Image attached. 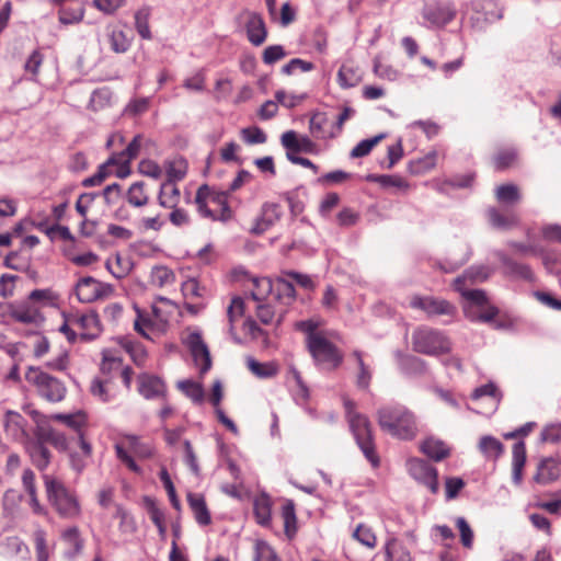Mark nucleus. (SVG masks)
Instances as JSON below:
<instances>
[{
  "label": "nucleus",
  "instance_id": "4c0bfd02",
  "mask_svg": "<svg viewBox=\"0 0 561 561\" xmlns=\"http://www.w3.org/2000/svg\"><path fill=\"white\" fill-rule=\"evenodd\" d=\"M254 515L259 524L265 526L271 522V500L265 494L257 496L253 503Z\"/></svg>",
  "mask_w": 561,
  "mask_h": 561
},
{
  "label": "nucleus",
  "instance_id": "864d4df0",
  "mask_svg": "<svg viewBox=\"0 0 561 561\" xmlns=\"http://www.w3.org/2000/svg\"><path fill=\"white\" fill-rule=\"evenodd\" d=\"M353 356L356 358L359 368L356 383L362 389H368L371 379V373L368 366L364 363L362 352L354 351Z\"/></svg>",
  "mask_w": 561,
  "mask_h": 561
},
{
  "label": "nucleus",
  "instance_id": "1a4fd4ad",
  "mask_svg": "<svg viewBox=\"0 0 561 561\" xmlns=\"http://www.w3.org/2000/svg\"><path fill=\"white\" fill-rule=\"evenodd\" d=\"M34 421L36 423V427L34 430L35 438L33 440L41 442L42 444L49 443L58 450L64 451L67 449L68 443L66 436L53 428L46 416L34 412Z\"/></svg>",
  "mask_w": 561,
  "mask_h": 561
},
{
  "label": "nucleus",
  "instance_id": "4d7b16f0",
  "mask_svg": "<svg viewBox=\"0 0 561 561\" xmlns=\"http://www.w3.org/2000/svg\"><path fill=\"white\" fill-rule=\"evenodd\" d=\"M468 286H460L455 288L467 301L476 305L483 306L486 304V295L482 289H468Z\"/></svg>",
  "mask_w": 561,
  "mask_h": 561
},
{
  "label": "nucleus",
  "instance_id": "4468645a",
  "mask_svg": "<svg viewBox=\"0 0 561 561\" xmlns=\"http://www.w3.org/2000/svg\"><path fill=\"white\" fill-rule=\"evenodd\" d=\"M283 215L280 205L276 203H264L261 213L255 219L251 232L254 234H262L273 227Z\"/></svg>",
  "mask_w": 561,
  "mask_h": 561
},
{
  "label": "nucleus",
  "instance_id": "7ed1b4c3",
  "mask_svg": "<svg viewBox=\"0 0 561 561\" xmlns=\"http://www.w3.org/2000/svg\"><path fill=\"white\" fill-rule=\"evenodd\" d=\"M47 501L60 518L77 519L81 516V505L75 492L56 478L43 476Z\"/></svg>",
  "mask_w": 561,
  "mask_h": 561
},
{
  "label": "nucleus",
  "instance_id": "bb28decb",
  "mask_svg": "<svg viewBox=\"0 0 561 561\" xmlns=\"http://www.w3.org/2000/svg\"><path fill=\"white\" fill-rule=\"evenodd\" d=\"M187 502L194 514L196 522L202 526L209 525L211 522V517L204 496L197 493H188Z\"/></svg>",
  "mask_w": 561,
  "mask_h": 561
},
{
  "label": "nucleus",
  "instance_id": "a18cd8bd",
  "mask_svg": "<svg viewBox=\"0 0 561 561\" xmlns=\"http://www.w3.org/2000/svg\"><path fill=\"white\" fill-rule=\"evenodd\" d=\"M113 92L108 88H100L93 91L90 98V107L100 111L111 105Z\"/></svg>",
  "mask_w": 561,
  "mask_h": 561
},
{
  "label": "nucleus",
  "instance_id": "774afa93",
  "mask_svg": "<svg viewBox=\"0 0 561 561\" xmlns=\"http://www.w3.org/2000/svg\"><path fill=\"white\" fill-rule=\"evenodd\" d=\"M540 438L546 443H558L561 440V423L545 426L541 431Z\"/></svg>",
  "mask_w": 561,
  "mask_h": 561
},
{
  "label": "nucleus",
  "instance_id": "4be33fe9",
  "mask_svg": "<svg viewBox=\"0 0 561 561\" xmlns=\"http://www.w3.org/2000/svg\"><path fill=\"white\" fill-rule=\"evenodd\" d=\"M280 142L286 150L297 152L309 153L312 152L316 147L314 142L309 137H299L294 130L285 131L280 137Z\"/></svg>",
  "mask_w": 561,
  "mask_h": 561
},
{
  "label": "nucleus",
  "instance_id": "aec40b11",
  "mask_svg": "<svg viewBox=\"0 0 561 561\" xmlns=\"http://www.w3.org/2000/svg\"><path fill=\"white\" fill-rule=\"evenodd\" d=\"M495 255L501 261V263L506 268V273L514 277V278H520L524 280H534V273L529 265L518 263L514 260H512L507 254H505L503 251H496Z\"/></svg>",
  "mask_w": 561,
  "mask_h": 561
},
{
  "label": "nucleus",
  "instance_id": "dca6fc26",
  "mask_svg": "<svg viewBox=\"0 0 561 561\" xmlns=\"http://www.w3.org/2000/svg\"><path fill=\"white\" fill-rule=\"evenodd\" d=\"M68 321L71 325H76L82 330L81 337L84 340L94 339L100 333L99 317L94 312L72 316Z\"/></svg>",
  "mask_w": 561,
  "mask_h": 561
},
{
  "label": "nucleus",
  "instance_id": "473e14b6",
  "mask_svg": "<svg viewBox=\"0 0 561 561\" xmlns=\"http://www.w3.org/2000/svg\"><path fill=\"white\" fill-rule=\"evenodd\" d=\"M247 367L254 376L261 379L272 378L278 373V366L275 362L260 363L251 356L247 358Z\"/></svg>",
  "mask_w": 561,
  "mask_h": 561
},
{
  "label": "nucleus",
  "instance_id": "09e8293b",
  "mask_svg": "<svg viewBox=\"0 0 561 561\" xmlns=\"http://www.w3.org/2000/svg\"><path fill=\"white\" fill-rule=\"evenodd\" d=\"M360 81V76L353 67L343 65L337 72V82L342 88H353Z\"/></svg>",
  "mask_w": 561,
  "mask_h": 561
},
{
  "label": "nucleus",
  "instance_id": "20e7f679",
  "mask_svg": "<svg viewBox=\"0 0 561 561\" xmlns=\"http://www.w3.org/2000/svg\"><path fill=\"white\" fill-rule=\"evenodd\" d=\"M413 351L425 355L448 353L451 344L448 337L435 329L420 327L412 333Z\"/></svg>",
  "mask_w": 561,
  "mask_h": 561
},
{
  "label": "nucleus",
  "instance_id": "f704fd0d",
  "mask_svg": "<svg viewBox=\"0 0 561 561\" xmlns=\"http://www.w3.org/2000/svg\"><path fill=\"white\" fill-rule=\"evenodd\" d=\"M210 188L208 185L204 184L198 187L195 195V204L197 206L198 214L204 218H209L211 220H217V215L208 208L207 202L209 201Z\"/></svg>",
  "mask_w": 561,
  "mask_h": 561
},
{
  "label": "nucleus",
  "instance_id": "ddd939ff",
  "mask_svg": "<svg viewBox=\"0 0 561 561\" xmlns=\"http://www.w3.org/2000/svg\"><path fill=\"white\" fill-rule=\"evenodd\" d=\"M186 344L192 353V356L199 366V373L206 374L211 367L210 354L207 345L204 343L202 335L198 332H192L186 337Z\"/></svg>",
  "mask_w": 561,
  "mask_h": 561
},
{
  "label": "nucleus",
  "instance_id": "6ab92c4d",
  "mask_svg": "<svg viewBox=\"0 0 561 561\" xmlns=\"http://www.w3.org/2000/svg\"><path fill=\"white\" fill-rule=\"evenodd\" d=\"M182 293L186 300H194L195 298H204L206 288L201 286L197 279L190 278L182 284ZM204 307L203 304H193L186 301L185 308L191 313H197Z\"/></svg>",
  "mask_w": 561,
  "mask_h": 561
},
{
  "label": "nucleus",
  "instance_id": "f03ea898",
  "mask_svg": "<svg viewBox=\"0 0 561 561\" xmlns=\"http://www.w3.org/2000/svg\"><path fill=\"white\" fill-rule=\"evenodd\" d=\"M377 421L381 431L398 439L411 440L417 435L416 419L404 405L381 407L377 411Z\"/></svg>",
  "mask_w": 561,
  "mask_h": 561
},
{
  "label": "nucleus",
  "instance_id": "5701e85b",
  "mask_svg": "<svg viewBox=\"0 0 561 561\" xmlns=\"http://www.w3.org/2000/svg\"><path fill=\"white\" fill-rule=\"evenodd\" d=\"M26 451L31 458L32 463L41 471L47 469L50 463L51 453L46 447V444L41 442L31 440L26 445Z\"/></svg>",
  "mask_w": 561,
  "mask_h": 561
},
{
  "label": "nucleus",
  "instance_id": "79ce46f5",
  "mask_svg": "<svg viewBox=\"0 0 561 561\" xmlns=\"http://www.w3.org/2000/svg\"><path fill=\"white\" fill-rule=\"evenodd\" d=\"M58 16L61 24H76L82 21L84 8L80 4L76 7H61L58 11Z\"/></svg>",
  "mask_w": 561,
  "mask_h": 561
},
{
  "label": "nucleus",
  "instance_id": "8fccbe9b",
  "mask_svg": "<svg viewBox=\"0 0 561 561\" xmlns=\"http://www.w3.org/2000/svg\"><path fill=\"white\" fill-rule=\"evenodd\" d=\"M386 137L385 134H379L373 138L364 139L359 141L351 151L352 158H362L373 150L375 146H377L383 138Z\"/></svg>",
  "mask_w": 561,
  "mask_h": 561
},
{
  "label": "nucleus",
  "instance_id": "6e6552de",
  "mask_svg": "<svg viewBox=\"0 0 561 561\" xmlns=\"http://www.w3.org/2000/svg\"><path fill=\"white\" fill-rule=\"evenodd\" d=\"M112 291V285L99 282L91 276L82 277L76 284V295L79 301L85 304L108 297Z\"/></svg>",
  "mask_w": 561,
  "mask_h": 561
},
{
  "label": "nucleus",
  "instance_id": "c03bdc74",
  "mask_svg": "<svg viewBox=\"0 0 561 561\" xmlns=\"http://www.w3.org/2000/svg\"><path fill=\"white\" fill-rule=\"evenodd\" d=\"M244 311V302L240 297H234L227 309L229 322V333L236 337L234 323L242 317Z\"/></svg>",
  "mask_w": 561,
  "mask_h": 561
},
{
  "label": "nucleus",
  "instance_id": "e433bc0d",
  "mask_svg": "<svg viewBox=\"0 0 561 561\" xmlns=\"http://www.w3.org/2000/svg\"><path fill=\"white\" fill-rule=\"evenodd\" d=\"M254 289L251 293L252 299L255 301H264L271 299L274 293V283L267 278H255L253 280Z\"/></svg>",
  "mask_w": 561,
  "mask_h": 561
},
{
  "label": "nucleus",
  "instance_id": "c85d7f7f",
  "mask_svg": "<svg viewBox=\"0 0 561 561\" xmlns=\"http://www.w3.org/2000/svg\"><path fill=\"white\" fill-rule=\"evenodd\" d=\"M180 190L172 181L161 184L158 195V203L163 208H174L180 203Z\"/></svg>",
  "mask_w": 561,
  "mask_h": 561
},
{
  "label": "nucleus",
  "instance_id": "393cba45",
  "mask_svg": "<svg viewBox=\"0 0 561 561\" xmlns=\"http://www.w3.org/2000/svg\"><path fill=\"white\" fill-rule=\"evenodd\" d=\"M560 472L559 461L554 458H546L539 462L534 480L540 484H548L557 480Z\"/></svg>",
  "mask_w": 561,
  "mask_h": 561
},
{
  "label": "nucleus",
  "instance_id": "39448f33",
  "mask_svg": "<svg viewBox=\"0 0 561 561\" xmlns=\"http://www.w3.org/2000/svg\"><path fill=\"white\" fill-rule=\"evenodd\" d=\"M25 379L36 388L42 398L49 402H59L66 396L65 385L38 367H28Z\"/></svg>",
  "mask_w": 561,
  "mask_h": 561
},
{
  "label": "nucleus",
  "instance_id": "c756f323",
  "mask_svg": "<svg viewBox=\"0 0 561 561\" xmlns=\"http://www.w3.org/2000/svg\"><path fill=\"white\" fill-rule=\"evenodd\" d=\"M421 451L433 460L440 461L448 457L450 450L443 440L430 437L421 444Z\"/></svg>",
  "mask_w": 561,
  "mask_h": 561
},
{
  "label": "nucleus",
  "instance_id": "69168bd1",
  "mask_svg": "<svg viewBox=\"0 0 561 561\" xmlns=\"http://www.w3.org/2000/svg\"><path fill=\"white\" fill-rule=\"evenodd\" d=\"M241 137L249 145L264 144L266 141V135L259 127L243 128Z\"/></svg>",
  "mask_w": 561,
  "mask_h": 561
},
{
  "label": "nucleus",
  "instance_id": "680f3d73",
  "mask_svg": "<svg viewBox=\"0 0 561 561\" xmlns=\"http://www.w3.org/2000/svg\"><path fill=\"white\" fill-rule=\"evenodd\" d=\"M34 542L38 561H47L48 551L46 542V533L38 528L34 531Z\"/></svg>",
  "mask_w": 561,
  "mask_h": 561
},
{
  "label": "nucleus",
  "instance_id": "423d86ee",
  "mask_svg": "<svg viewBox=\"0 0 561 561\" xmlns=\"http://www.w3.org/2000/svg\"><path fill=\"white\" fill-rule=\"evenodd\" d=\"M307 347L314 363L325 369H335L343 360L337 347L323 334H314L307 339Z\"/></svg>",
  "mask_w": 561,
  "mask_h": 561
},
{
  "label": "nucleus",
  "instance_id": "e2e57ef3",
  "mask_svg": "<svg viewBox=\"0 0 561 561\" xmlns=\"http://www.w3.org/2000/svg\"><path fill=\"white\" fill-rule=\"evenodd\" d=\"M144 137L141 135H137L134 137V139L130 141V144L127 146L125 151H123L119 154V160L122 162L128 163L130 160L135 159L140 150V147L142 145Z\"/></svg>",
  "mask_w": 561,
  "mask_h": 561
},
{
  "label": "nucleus",
  "instance_id": "338daca9",
  "mask_svg": "<svg viewBox=\"0 0 561 561\" xmlns=\"http://www.w3.org/2000/svg\"><path fill=\"white\" fill-rule=\"evenodd\" d=\"M285 56L286 51L282 45H271L264 49L262 59L266 65H273Z\"/></svg>",
  "mask_w": 561,
  "mask_h": 561
},
{
  "label": "nucleus",
  "instance_id": "49530a36",
  "mask_svg": "<svg viewBox=\"0 0 561 561\" xmlns=\"http://www.w3.org/2000/svg\"><path fill=\"white\" fill-rule=\"evenodd\" d=\"M174 273L165 266H154L150 273V282L153 286L163 287L174 282Z\"/></svg>",
  "mask_w": 561,
  "mask_h": 561
},
{
  "label": "nucleus",
  "instance_id": "412c9836",
  "mask_svg": "<svg viewBox=\"0 0 561 561\" xmlns=\"http://www.w3.org/2000/svg\"><path fill=\"white\" fill-rule=\"evenodd\" d=\"M60 538L67 546L66 557L73 559L79 556L84 547V540L81 537L80 530L77 526H71L64 529L60 534Z\"/></svg>",
  "mask_w": 561,
  "mask_h": 561
},
{
  "label": "nucleus",
  "instance_id": "b1692460",
  "mask_svg": "<svg viewBox=\"0 0 561 561\" xmlns=\"http://www.w3.org/2000/svg\"><path fill=\"white\" fill-rule=\"evenodd\" d=\"M91 394L103 403L113 402L118 396L117 387L110 380L94 378L90 386Z\"/></svg>",
  "mask_w": 561,
  "mask_h": 561
},
{
  "label": "nucleus",
  "instance_id": "58836bf2",
  "mask_svg": "<svg viewBox=\"0 0 561 561\" xmlns=\"http://www.w3.org/2000/svg\"><path fill=\"white\" fill-rule=\"evenodd\" d=\"M11 317L21 323H35L39 318L37 309L28 305H20L11 308Z\"/></svg>",
  "mask_w": 561,
  "mask_h": 561
},
{
  "label": "nucleus",
  "instance_id": "603ef678",
  "mask_svg": "<svg viewBox=\"0 0 561 561\" xmlns=\"http://www.w3.org/2000/svg\"><path fill=\"white\" fill-rule=\"evenodd\" d=\"M495 196L501 203H514L520 199V193L515 184L500 185L495 190Z\"/></svg>",
  "mask_w": 561,
  "mask_h": 561
},
{
  "label": "nucleus",
  "instance_id": "0eeeda50",
  "mask_svg": "<svg viewBox=\"0 0 561 561\" xmlns=\"http://www.w3.org/2000/svg\"><path fill=\"white\" fill-rule=\"evenodd\" d=\"M422 18L428 27L443 28L457 15V9L449 0H431L422 8Z\"/></svg>",
  "mask_w": 561,
  "mask_h": 561
},
{
  "label": "nucleus",
  "instance_id": "f8f14e48",
  "mask_svg": "<svg viewBox=\"0 0 561 561\" xmlns=\"http://www.w3.org/2000/svg\"><path fill=\"white\" fill-rule=\"evenodd\" d=\"M410 306L424 311L428 317L453 316L456 312V307L449 301L432 296H414L410 301Z\"/></svg>",
  "mask_w": 561,
  "mask_h": 561
},
{
  "label": "nucleus",
  "instance_id": "2f4dec72",
  "mask_svg": "<svg viewBox=\"0 0 561 561\" xmlns=\"http://www.w3.org/2000/svg\"><path fill=\"white\" fill-rule=\"evenodd\" d=\"M526 462V447L524 442L515 443L513 446L512 480L515 484H520L523 479V469Z\"/></svg>",
  "mask_w": 561,
  "mask_h": 561
},
{
  "label": "nucleus",
  "instance_id": "72a5a7b5",
  "mask_svg": "<svg viewBox=\"0 0 561 561\" xmlns=\"http://www.w3.org/2000/svg\"><path fill=\"white\" fill-rule=\"evenodd\" d=\"M479 449L486 459L496 460L503 454L504 446L497 438L485 435L479 442Z\"/></svg>",
  "mask_w": 561,
  "mask_h": 561
},
{
  "label": "nucleus",
  "instance_id": "bf43d9fd",
  "mask_svg": "<svg viewBox=\"0 0 561 561\" xmlns=\"http://www.w3.org/2000/svg\"><path fill=\"white\" fill-rule=\"evenodd\" d=\"M456 526L460 533V540L465 548L471 549L473 545V531L463 517L456 518Z\"/></svg>",
  "mask_w": 561,
  "mask_h": 561
},
{
  "label": "nucleus",
  "instance_id": "13d9d810",
  "mask_svg": "<svg viewBox=\"0 0 561 561\" xmlns=\"http://www.w3.org/2000/svg\"><path fill=\"white\" fill-rule=\"evenodd\" d=\"M254 561H277V556L266 541L257 540L254 548Z\"/></svg>",
  "mask_w": 561,
  "mask_h": 561
},
{
  "label": "nucleus",
  "instance_id": "de8ad7c7",
  "mask_svg": "<svg viewBox=\"0 0 561 561\" xmlns=\"http://www.w3.org/2000/svg\"><path fill=\"white\" fill-rule=\"evenodd\" d=\"M282 517L284 519V527L285 533L288 537H291L295 535L297 527V518H296V512H295V504L293 501H287L282 508Z\"/></svg>",
  "mask_w": 561,
  "mask_h": 561
},
{
  "label": "nucleus",
  "instance_id": "a19ab883",
  "mask_svg": "<svg viewBox=\"0 0 561 561\" xmlns=\"http://www.w3.org/2000/svg\"><path fill=\"white\" fill-rule=\"evenodd\" d=\"M178 388L188 397L194 403H202L204 400V389L201 383L193 380H181Z\"/></svg>",
  "mask_w": 561,
  "mask_h": 561
},
{
  "label": "nucleus",
  "instance_id": "052dcab7",
  "mask_svg": "<svg viewBox=\"0 0 561 561\" xmlns=\"http://www.w3.org/2000/svg\"><path fill=\"white\" fill-rule=\"evenodd\" d=\"M362 545L373 548L376 546V536L371 529L363 524H359L353 534Z\"/></svg>",
  "mask_w": 561,
  "mask_h": 561
},
{
  "label": "nucleus",
  "instance_id": "6e6d98bb",
  "mask_svg": "<svg viewBox=\"0 0 561 561\" xmlns=\"http://www.w3.org/2000/svg\"><path fill=\"white\" fill-rule=\"evenodd\" d=\"M489 220L495 228L507 229L513 227L517 219L515 216H504L497 209L491 208L488 211Z\"/></svg>",
  "mask_w": 561,
  "mask_h": 561
},
{
  "label": "nucleus",
  "instance_id": "f257e3e1",
  "mask_svg": "<svg viewBox=\"0 0 561 561\" xmlns=\"http://www.w3.org/2000/svg\"><path fill=\"white\" fill-rule=\"evenodd\" d=\"M345 417L353 437L365 458L374 468L380 465V458L376 451L375 437L371 423L367 415L356 411L355 402L344 399Z\"/></svg>",
  "mask_w": 561,
  "mask_h": 561
},
{
  "label": "nucleus",
  "instance_id": "9d476101",
  "mask_svg": "<svg viewBox=\"0 0 561 561\" xmlns=\"http://www.w3.org/2000/svg\"><path fill=\"white\" fill-rule=\"evenodd\" d=\"M410 476L419 483L425 485L432 493L438 491L437 470L426 460L411 458L407 461Z\"/></svg>",
  "mask_w": 561,
  "mask_h": 561
},
{
  "label": "nucleus",
  "instance_id": "9b49d317",
  "mask_svg": "<svg viewBox=\"0 0 561 561\" xmlns=\"http://www.w3.org/2000/svg\"><path fill=\"white\" fill-rule=\"evenodd\" d=\"M137 390L146 400L165 401L168 388L165 382L158 376L142 373L137 377Z\"/></svg>",
  "mask_w": 561,
  "mask_h": 561
},
{
  "label": "nucleus",
  "instance_id": "37998d69",
  "mask_svg": "<svg viewBox=\"0 0 561 561\" xmlns=\"http://www.w3.org/2000/svg\"><path fill=\"white\" fill-rule=\"evenodd\" d=\"M150 9L144 7L135 13V27L144 39H151V31L149 27Z\"/></svg>",
  "mask_w": 561,
  "mask_h": 561
},
{
  "label": "nucleus",
  "instance_id": "3c124183",
  "mask_svg": "<svg viewBox=\"0 0 561 561\" xmlns=\"http://www.w3.org/2000/svg\"><path fill=\"white\" fill-rule=\"evenodd\" d=\"M110 45L113 51L123 54L130 47V42L122 30H112L108 34Z\"/></svg>",
  "mask_w": 561,
  "mask_h": 561
},
{
  "label": "nucleus",
  "instance_id": "ea45409f",
  "mask_svg": "<svg viewBox=\"0 0 561 561\" xmlns=\"http://www.w3.org/2000/svg\"><path fill=\"white\" fill-rule=\"evenodd\" d=\"M144 182L133 183L127 191V202L134 207H142L148 204L149 197L145 193Z\"/></svg>",
  "mask_w": 561,
  "mask_h": 561
},
{
  "label": "nucleus",
  "instance_id": "a211bd4d",
  "mask_svg": "<svg viewBox=\"0 0 561 561\" xmlns=\"http://www.w3.org/2000/svg\"><path fill=\"white\" fill-rule=\"evenodd\" d=\"M492 271L485 265L470 266L460 276L454 279V288L470 286L486 280Z\"/></svg>",
  "mask_w": 561,
  "mask_h": 561
},
{
  "label": "nucleus",
  "instance_id": "5fc2aeb1",
  "mask_svg": "<svg viewBox=\"0 0 561 561\" xmlns=\"http://www.w3.org/2000/svg\"><path fill=\"white\" fill-rule=\"evenodd\" d=\"M400 367L405 374H422L426 370L425 362L415 356H401Z\"/></svg>",
  "mask_w": 561,
  "mask_h": 561
},
{
  "label": "nucleus",
  "instance_id": "cd10ccee",
  "mask_svg": "<svg viewBox=\"0 0 561 561\" xmlns=\"http://www.w3.org/2000/svg\"><path fill=\"white\" fill-rule=\"evenodd\" d=\"M296 290L294 284L285 278H277L274 283V293L272 298L278 305L287 306L295 300Z\"/></svg>",
  "mask_w": 561,
  "mask_h": 561
},
{
  "label": "nucleus",
  "instance_id": "0e129e2a",
  "mask_svg": "<svg viewBox=\"0 0 561 561\" xmlns=\"http://www.w3.org/2000/svg\"><path fill=\"white\" fill-rule=\"evenodd\" d=\"M517 158V152L515 149H506L500 151L494 158V164L496 170H504L511 167Z\"/></svg>",
  "mask_w": 561,
  "mask_h": 561
},
{
  "label": "nucleus",
  "instance_id": "a878e982",
  "mask_svg": "<svg viewBox=\"0 0 561 561\" xmlns=\"http://www.w3.org/2000/svg\"><path fill=\"white\" fill-rule=\"evenodd\" d=\"M25 419L18 412L8 411L4 420L5 433L13 439L20 440L26 437Z\"/></svg>",
  "mask_w": 561,
  "mask_h": 561
},
{
  "label": "nucleus",
  "instance_id": "c9c22d12",
  "mask_svg": "<svg viewBox=\"0 0 561 561\" xmlns=\"http://www.w3.org/2000/svg\"><path fill=\"white\" fill-rule=\"evenodd\" d=\"M386 561H412L410 551L397 539L386 545Z\"/></svg>",
  "mask_w": 561,
  "mask_h": 561
},
{
  "label": "nucleus",
  "instance_id": "2eb2a0df",
  "mask_svg": "<svg viewBox=\"0 0 561 561\" xmlns=\"http://www.w3.org/2000/svg\"><path fill=\"white\" fill-rule=\"evenodd\" d=\"M256 302V316L263 324L279 325L282 323L286 313L283 306L276 305L273 298Z\"/></svg>",
  "mask_w": 561,
  "mask_h": 561
},
{
  "label": "nucleus",
  "instance_id": "7c9ffc66",
  "mask_svg": "<svg viewBox=\"0 0 561 561\" xmlns=\"http://www.w3.org/2000/svg\"><path fill=\"white\" fill-rule=\"evenodd\" d=\"M79 444L81 448V454L70 453V465L73 470L78 473L82 472L87 467L88 459L91 457L92 447L89 442H87L83 437V434L79 431Z\"/></svg>",
  "mask_w": 561,
  "mask_h": 561
},
{
  "label": "nucleus",
  "instance_id": "f3484780",
  "mask_svg": "<svg viewBox=\"0 0 561 561\" xmlns=\"http://www.w3.org/2000/svg\"><path fill=\"white\" fill-rule=\"evenodd\" d=\"M245 30L249 42L254 46L262 45L267 37V30L264 20L255 12L249 13Z\"/></svg>",
  "mask_w": 561,
  "mask_h": 561
}]
</instances>
